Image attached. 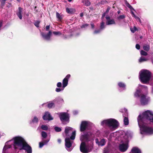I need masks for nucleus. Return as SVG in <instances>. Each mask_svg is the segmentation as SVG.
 <instances>
[{"label":"nucleus","instance_id":"1","mask_svg":"<svg viewBox=\"0 0 153 153\" xmlns=\"http://www.w3.org/2000/svg\"><path fill=\"white\" fill-rule=\"evenodd\" d=\"M137 120L141 134H153V129L147 125L151 123H153V112L150 110L143 112L138 116Z\"/></svg>","mask_w":153,"mask_h":153},{"label":"nucleus","instance_id":"2","mask_svg":"<svg viewBox=\"0 0 153 153\" xmlns=\"http://www.w3.org/2000/svg\"><path fill=\"white\" fill-rule=\"evenodd\" d=\"M80 140L82 142L81 144L80 149L83 153H88L91 152L93 148L94 140L87 133H84L81 135Z\"/></svg>","mask_w":153,"mask_h":153},{"label":"nucleus","instance_id":"3","mask_svg":"<svg viewBox=\"0 0 153 153\" xmlns=\"http://www.w3.org/2000/svg\"><path fill=\"white\" fill-rule=\"evenodd\" d=\"M147 90V87L145 85H139L136 91L134 94V96L136 97H140V102L142 105H146L150 100L149 98L146 95L141 94V91L144 90L146 91Z\"/></svg>","mask_w":153,"mask_h":153},{"label":"nucleus","instance_id":"4","mask_svg":"<svg viewBox=\"0 0 153 153\" xmlns=\"http://www.w3.org/2000/svg\"><path fill=\"white\" fill-rule=\"evenodd\" d=\"M101 125L102 126L105 125L109 127L111 129L114 130L118 127L119 123L117 120L114 119H110L102 121Z\"/></svg>","mask_w":153,"mask_h":153},{"label":"nucleus","instance_id":"5","mask_svg":"<svg viewBox=\"0 0 153 153\" xmlns=\"http://www.w3.org/2000/svg\"><path fill=\"white\" fill-rule=\"evenodd\" d=\"M151 76V73L147 70H143L140 73L139 79L141 82L143 83H146L148 82Z\"/></svg>","mask_w":153,"mask_h":153},{"label":"nucleus","instance_id":"6","mask_svg":"<svg viewBox=\"0 0 153 153\" xmlns=\"http://www.w3.org/2000/svg\"><path fill=\"white\" fill-rule=\"evenodd\" d=\"M13 146L15 149H19L26 142L24 139L20 136L15 137L13 138Z\"/></svg>","mask_w":153,"mask_h":153},{"label":"nucleus","instance_id":"7","mask_svg":"<svg viewBox=\"0 0 153 153\" xmlns=\"http://www.w3.org/2000/svg\"><path fill=\"white\" fill-rule=\"evenodd\" d=\"M75 136L76 131H74L72 132V134L70 137V138H66L65 139V148L69 152H71L73 149V148L71 147L73 142L71 141V139L73 140H74L75 138Z\"/></svg>","mask_w":153,"mask_h":153},{"label":"nucleus","instance_id":"8","mask_svg":"<svg viewBox=\"0 0 153 153\" xmlns=\"http://www.w3.org/2000/svg\"><path fill=\"white\" fill-rule=\"evenodd\" d=\"M58 115L60 120L63 124H64L65 122L69 123L70 116L66 112H60L58 113Z\"/></svg>","mask_w":153,"mask_h":153},{"label":"nucleus","instance_id":"9","mask_svg":"<svg viewBox=\"0 0 153 153\" xmlns=\"http://www.w3.org/2000/svg\"><path fill=\"white\" fill-rule=\"evenodd\" d=\"M24 149L27 153H32V150L31 147L25 142L19 150Z\"/></svg>","mask_w":153,"mask_h":153},{"label":"nucleus","instance_id":"10","mask_svg":"<svg viewBox=\"0 0 153 153\" xmlns=\"http://www.w3.org/2000/svg\"><path fill=\"white\" fill-rule=\"evenodd\" d=\"M124 111L123 112H124L123 114V117H124L123 122L125 125H128L129 124V120L128 118V113L127 110L125 108L123 109Z\"/></svg>","mask_w":153,"mask_h":153},{"label":"nucleus","instance_id":"11","mask_svg":"<svg viewBox=\"0 0 153 153\" xmlns=\"http://www.w3.org/2000/svg\"><path fill=\"white\" fill-rule=\"evenodd\" d=\"M88 122L85 121H82L80 126V131H83L88 128Z\"/></svg>","mask_w":153,"mask_h":153},{"label":"nucleus","instance_id":"12","mask_svg":"<svg viewBox=\"0 0 153 153\" xmlns=\"http://www.w3.org/2000/svg\"><path fill=\"white\" fill-rule=\"evenodd\" d=\"M128 147V143H122L119 146V149L120 151L122 152H125L127 150Z\"/></svg>","mask_w":153,"mask_h":153},{"label":"nucleus","instance_id":"13","mask_svg":"<svg viewBox=\"0 0 153 153\" xmlns=\"http://www.w3.org/2000/svg\"><path fill=\"white\" fill-rule=\"evenodd\" d=\"M51 34L52 32L51 31H49L47 34H46L43 32L41 33V35L42 37L44 39L47 40H50Z\"/></svg>","mask_w":153,"mask_h":153},{"label":"nucleus","instance_id":"14","mask_svg":"<svg viewBox=\"0 0 153 153\" xmlns=\"http://www.w3.org/2000/svg\"><path fill=\"white\" fill-rule=\"evenodd\" d=\"M70 76L71 75L70 74H68L63 79L62 81L63 88H65L67 85L68 83V79L70 78Z\"/></svg>","mask_w":153,"mask_h":153},{"label":"nucleus","instance_id":"15","mask_svg":"<svg viewBox=\"0 0 153 153\" xmlns=\"http://www.w3.org/2000/svg\"><path fill=\"white\" fill-rule=\"evenodd\" d=\"M43 119L45 120H50L53 119L50 113L48 112H46L43 116Z\"/></svg>","mask_w":153,"mask_h":153},{"label":"nucleus","instance_id":"16","mask_svg":"<svg viewBox=\"0 0 153 153\" xmlns=\"http://www.w3.org/2000/svg\"><path fill=\"white\" fill-rule=\"evenodd\" d=\"M73 128L70 127H67L65 128V132L66 136H69V134L72 131Z\"/></svg>","mask_w":153,"mask_h":153},{"label":"nucleus","instance_id":"17","mask_svg":"<svg viewBox=\"0 0 153 153\" xmlns=\"http://www.w3.org/2000/svg\"><path fill=\"white\" fill-rule=\"evenodd\" d=\"M96 142L99 146H103L106 143L105 140L104 139H102L100 141H99L98 139H96Z\"/></svg>","mask_w":153,"mask_h":153},{"label":"nucleus","instance_id":"18","mask_svg":"<svg viewBox=\"0 0 153 153\" xmlns=\"http://www.w3.org/2000/svg\"><path fill=\"white\" fill-rule=\"evenodd\" d=\"M130 153H141L140 149L137 147H133Z\"/></svg>","mask_w":153,"mask_h":153},{"label":"nucleus","instance_id":"19","mask_svg":"<svg viewBox=\"0 0 153 153\" xmlns=\"http://www.w3.org/2000/svg\"><path fill=\"white\" fill-rule=\"evenodd\" d=\"M22 8L21 7H19L18 8V10L16 14L20 19H22Z\"/></svg>","mask_w":153,"mask_h":153},{"label":"nucleus","instance_id":"20","mask_svg":"<svg viewBox=\"0 0 153 153\" xmlns=\"http://www.w3.org/2000/svg\"><path fill=\"white\" fill-rule=\"evenodd\" d=\"M59 104L64 102L63 100L60 97H58L56 98L53 101Z\"/></svg>","mask_w":153,"mask_h":153},{"label":"nucleus","instance_id":"21","mask_svg":"<svg viewBox=\"0 0 153 153\" xmlns=\"http://www.w3.org/2000/svg\"><path fill=\"white\" fill-rule=\"evenodd\" d=\"M43 142H40L39 143V147L40 148H42L44 145L46 144L49 141V139H47L46 140H43Z\"/></svg>","mask_w":153,"mask_h":153},{"label":"nucleus","instance_id":"22","mask_svg":"<svg viewBox=\"0 0 153 153\" xmlns=\"http://www.w3.org/2000/svg\"><path fill=\"white\" fill-rule=\"evenodd\" d=\"M7 142L5 143V145L3 149L2 153H6L7 150L11 147V145H7Z\"/></svg>","mask_w":153,"mask_h":153},{"label":"nucleus","instance_id":"23","mask_svg":"<svg viewBox=\"0 0 153 153\" xmlns=\"http://www.w3.org/2000/svg\"><path fill=\"white\" fill-rule=\"evenodd\" d=\"M115 24V21L114 19H110L108 20L106 22V24L107 25H109Z\"/></svg>","mask_w":153,"mask_h":153},{"label":"nucleus","instance_id":"24","mask_svg":"<svg viewBox=\"0 0 153 153\" xmlns=\"http://www.w3.org/2000/svg\"><path fill=\"white\" fill-rule=\"evenodd\" d=\"M82 2L86 6H89L91 4V3L89 0H83Z\"/></svg>","mask_w":153,"mask_h":153},{"label":"nucleus","instance_id":"25","mask_svg":"<svg viewBox=\"0 0 153 153\" xmlns=\"http://www.w3.org/2000/svg\"><path fill=\"white\" fill-rule=\"evenodd\" d=\"M143 49L144 50L148 51L150 49V46L148 45H145L143 47Z\"/></svg>","mask_w":153,"mask_h":153},{"label":"nucleus","instance_id":"26","mask_svg":"<svg viewBox=\"0 0 153 153\" xmlns=\"http://www.w3.org/2000/svg\"><path fill=\"white\" fill-rule=\"evenodd\" d=\"M118 85L120 88H123V89H125L126 85L124 83L122 82H120L118 83Z\"/></svg>","mask_w":153,"mask_h":153},{"label":"nucleus","instance_id":"27","mask_svg":"<svg viewBox=\"0 0 153 153\" xmlns=\"http://www.w3.org/2000/svg\"><path fill=\"white\" fill-rule=\"evenodd\" d=\"M41 135L42 137V140H44V139L46 138L47 137V134L44 131H42L41 132Z\"/></svg>","mask_w":153,"mask_h":153},{"label":"nucleus","instance_id":"28","mask_svg":"<svg viewBox=\"0 0 153 153\" xmlns=\"http://www.w3.org/2000/svg\"><path fill=\"white\" fill-rule=\"evenodd\" d=\"M54 103L52 102H50L48 104L47 106L49 108H51L54 106Z\"/></svg>","mask_w":153,"mask_h":153},{"label":"nucleus","instance_id":"29","mask_svg":"<svg viewBox=\"0 0 153 153\" xmlns=\"http://www.w3.org/2000/svg\"><path fill=\"white\" fill-rule=\"evenodd\" d=\"M125 4L126 6L130 8L131 10H133L134 11H135L134 9L130 5V4L127 2V1H126Z\"/></svg>","mask_w":153,"mask_h":153},{"label":"nucleus","instance_id":"30","mask_svg":"<svg viewBox=\"0 0 153 153\" xmlns=\"http://www.w3.org/2000/svg\"><path fill=\"white\" fill-rule=\"evenodd\" d=\"M38 121V118L36 117H34L32 121L30 122V123H37Z\"/></svg>","mask_w":153,"mask_h":153},{"label":"nucleus","instance_id":"31","mask_svg":"<svg viewBox=\"0 0 153 153\" xmlns=\"http://www.w3.org/2000/svg\"><path fill=\"white\" fill-rule=\"evenodd\" d=\"M147 60V59L146 58L143 57H141L139 59V62H143L146 61Z\"/></svg>","mask_w":153,"mask_h":153},{"label":"nucleus","instance_id":"32","mask_svg":"<svg viewBox=\"0 0 153 153\" xmlns=\"http://www.w3.org/2000/svg\"><path fill=\"white\" fill-rule=\"evenodd\" d=\"M105 23L104 22H102L100 24V29L102 30L105 27V25H104Z\"/></svg>","mask_w":153,"mask_h":153},{"label":"nucleus","instance_id":"33","mask_svg":"<svg viewBox=\"0 0 153 153\" xmlns=\"http://www.w3.org/2000/svg\"><path fill=\"white\" fill-rule=\"evenodd\" d=\"M54 129L55 131L57 132H59L62 129L61 128L57 126H56L54 127Z\"/></svg>","mask_w":153,"mask_h":153},{"label":"nucleus","instance_id":"34","mask_svg":"<svg viewBox=\"0 0 153 153\" xmlns=\"http://www.w3.org/2000/svg\"><path fill=\"white\" fill-rule=\"evenodd\" d=\"M140 54L142 55L146 56L147 55V53L146 51H144L143 50H141L140 51Z\"/></svg>","mask_w":153,"mask_h":153},{"label":"nucleus","instance_id":"35","mask_svg":"<svg viewBox=\"0 0 153 153\" xmlns=\"http://www.w3.org/2000/svg\"><path fill=\"white\" fill-rule=\"evenodd\" d=\"M56 18L59 20L62 19V18L61 16L58 12H56Z\"/></svg>","mask_w":153,"mask_h":153},{"label":"nucleus","instance_id":"36","mask_svg":"<svg viewBox=\"0 0 153 153\" xmlns=\"http://www.w3.org/2000/svg\"><path fill=\"white\" fill-rule=\"evenodd\" d=\"M41 128L44 130H47L48 129V127L46 125H42L41 126Z\"/></svg>","mask_w":153,"mask_h":153},{"label":"nucleus","instance_id":"37","mask_svg":"<svg viewBox=\"0 0 153 153\" xmlns=\"http://www.w3.org/2000/svg\"><path fill=\"white\" fill-rule=\"evenodd\" d=\"M5 4V2L3 0L1 1V7L3 8Z\"/></svg>","mask_w":153,"mask_h":153},{"label":"nucleus","instance_id":"38","mask_svg":"<svg viewBox=\"0 0 153 153\" xmlns=\"http://www.w3.org/2000/svg\"><path fill=\"white\" fill-rule=\"evenodd\" d=\"M53 33L56 35H60L62 34V33L59 31H53Z\"/></svg>","mask_w":153,"mask_h":153},{"label":"nucleus","instance_id":"39","mask_svg":"<svg viewBox=\"0 0 153 153\" xmlns=\"http://www.w3.org/2000/svg\"><path fill=\"white\" fill-rule=\"evenodd\" d=\"M66 12L69 13H71L72 12V9H69L68 8H66Z\"/></svg>","mask_w":153,"mask_h":153},{"label":"nucleus","instance_id":"40","mask_svg":"<svg viewBox=\"0 0 153 153\" xmlns=\"http://www.w3.org/2000/svg\"><path fill=\"white\" fill-rule=\"evenodd\" d=\"M125 18V16L124 15H121L119 16L118 18L117 19L118 20H120L121 19H124Z\"/></svg>","mask_w":153,"mask_h":153},{"label":"nucleus","instance_id":"41","mask_svg":"<svg viewBox=\"0 0 153 153\" xmlns=\"http://www.w3.org/2000/svg\"><path fill=\"white\" fill-rule=\"evenodd\" d=\"M137 30V28L135 27H134L133 28H131V32L133 33H134Z\"/></svg>","mask_w":153,"mask_h":153},{"label":"nucleus","instance_id":"42","mask_svg":"<svg viewBox=\"0 0 153 153\" xmlns=\"http://www.w3.org/2000/svg\"><path fill=\"white\" fill-rule=\"evenodd\" d=\"M64 88H63L62 89L60 88H56V91L58 92H59L61 91H63L64 90Z\"/></svg>","mask_w":153,"mask_h":153},{"label":"nucleus","instance_id":"43","mask_svg":"<svg viewBox=\"0 0 153 153\" xmlns=\"http://www.w3.org/2000/svg\"><path fill=\"white\" fill-rule=\"evenodd\" d=\"M102 30L100 29H99L97 30H96L94 32V34H97L98 33H100Z\"/></svg>","mask_w":153,"mask_h":153},{"label":"nucleus","instance_id":"44","mask_svg":"<svg viewBox=\"0 0 153 153\" xmlns=\"http://www.w3.org/2000/svg\"><path fill=\"white\" fill-rule=\"evenodd\" d=\"M88 26V24H86L82 25L81 26V28H85Z\"/></svg>","mask_w":153,"mask_h":153},{"label":"nucleus","instance_id":"45","mask_svg":"<svg viewBox=\"0 0 153 153\" xmlns=\"http://www.w3.org/2000/svg\"><path fill=\"white\" fill-rule=\"evenodd\" d=\"M39 22L38 21H37L34 23V25L37 27H39Z\"/></svg>","mask_w":153,"mask_h":153},{"label":"nucleus","instance_id":"46","mask_svg":"<svg viewBox=\"0 0 153 153\" xmlns=\"http://www.w3.org/2000/svg\"><path fill=\"white\" fill-rule=\"evenodd\" d=\"M135 18L137 22H139L140 23H141V21L140 18L137 16H136Z\"/></svg>","mask_w":153,"mask_h":153},{"label":"nucleus","instance_id":"47","mask_svg":"<svg viewBox=\"0 0 153 153\" xmlns=\"http://www.w3.org/2000/svg\"><path fill=\"white\" fill-rule=\"evenodd\" d=\"M61 86L62 83L60 82H59L57 84V86L59 88L61 87Z\"/></svg>","mask_w":153,"mask_h":153},{"label":"nucleus","instance_id":"48","mask_svg":"<svg viewBox=\"0 0 153 153\" xmlns=\"http://www.w3.org/2000/svg\"><path fill=\"white\" fill-rule=\"evenodd\" d=\"M131 13L133 17L134 18L136 16L134 14V12L132 11V10H131Z\"/></svg>","mask_w":153,"mask_h":153},{"label":"nucleus","instance_id":"49","mask_svg":"<svg viewBox=\"0 0 153 153\" xmlns=\"http://www.w3.org/2000/svg\"><path fill=\"white\" fill-rule=\"evenodd\" d=\"M136 48L138 50L140 49V45L138 44H136Z\"/></svg>","mask_w":153,"mask_h":153},{"label":"nucleus","instance_id":"50","mask_svg":"<svg viewBox=\"0 0 153 153\" xmlns=\"http://www.w3.org/2000/svg\"><path fill=\"white\" fill-rule=\"evenodd\" d=\"M110 10V8L109 7H108L107 8L105 13H108L109 12Z\"/></svg>","mask_w":153,"mask_h":153},{"label":"nucleus","instance_id":"51","mask_svg":"<svg viewBox=\"0 0 153 153\" xmlns=\"http://www.w3.org/2000/svg\"><path fill=\"white\" fill-rule=\"evenodd\" d=\"M3 24V21L2 20H1L0 21V30H1V28Z\"/></svg>","mask_w":153,"mask_h":153},{"label":"nucleus","instance_id":"52","mask_svg":"<svg viewBox=\"0 0 153 153\" xmlns=\"http://www.w3.org/2000/svg\"><path fill=\"white\" fill-rule=\"evenodd\" d=\"M50 28V25H47L46 27V30H49Z\"/></svg>","mask_w":153,"mask_h":153},{"label":"nucleus","instance_id":"53","mask_svg":"<svg viewBox=\"0 0 153 153\" xmlns=\"http://www.w3.org/2000/svg\"><path fill=\"white\" fill-rule=\"evenodd\" d=\"M105 18L107 20V21L108 20H109V19H110V17L108 16H107L105 17Z\"/></svg>","mask_w":153,"mask_h":153},{"label":"nucleus","instance_id":"54","mask_svg":"<svg viewBox=\"0 0 153 153\" xmlns=\"http://www.w3.org/2000/svg\"><path fill=\"white\" fill-rule=\"evenodd\" d=\"M73 114L74 115H76L78 114V112L77 111H73Z\"/></svg>","mask_w":153,"mask_h":153},{"label":"nucleus","instance_id":"55","mask_svg":"<svg viewBox=\"0 0 153 153\" xmlns=\"http://www.w3.org/2000/svg\"><path fill=\"white\" fill-rule=\"evenodd\" d=\"M106 13H103L102 14V19H103L105 17V16Z\"/></svg>","mask_w":153,"mask_h":153},{"label":"nucleus","instance_id":"56","mask_svg":"<svg viewBox=\"0 0 153 153\" xmlns=\"http://www.w3.org/2000/svg\"><path fill=\"white\" fill-rule=\"evenodd\" d=\"M57 141H58V142L59 143H61V140L60 139H58Z\"/></svg>","mask_w":153,"mask_h":153},{"label":"nucleus","instance_id":"57","mask_svg":"<svg viewBox=\"0 0 153 153\" xmlns=\"http://www.w3.org/2000/svg\"><path fill=\"white\" fill-rule=\"evenodd\" d=\"M91 28H94V25L93 24H91Z\"/></svg>","mask_w":153,"mask_h":153},{"label":"nucleus","instance_id":"58","mask_svg":"<svg viewBox=\"0 0 153 153\" xmlns=\"http://www.w3.org/2000/svg\"><path fill=\"white\" fill-rule=\"evenodd\" d=\"M80 16L81 17H82L83 16V15L82 13H81L80 14Z\"/></svg>","mask_w":153,"mask_h":153},{"label":"nucleus","instance_id":"59","mask_svg":"<svg viewBox=\"0 0 153 153\" xmlns=\"http://www.w3.org/2000/svg\"><path fill=\"white\" fill-rule=\"evenodd\" d=\"M118 14H119L120 13V10H119L117 12Z\"/></svg>","mask_w":153,"mask_h":153},{"label":"nucleus","instance_id":"60","mask_svg":"<svg viewBox=\"0 0 153 153\" xmlns=\"http://www.w3.org/2000/svg\"><path fill=\"white\" fill-rule=\"evenodd\" d=\"M68 1L69 2H71L72 1V0H68Z\"/></svg>","mask_w":153,"mask_h":153},{"label":"nucleus","instance_id":"61","mask_svg":"<svg viewBox=\"0 0 153 153\" xmlns=\"http://www.w3.org/2000/svg\"><path fill=\"white\" fill-rule=\"evenodd\" d=\"M152 63L153 64V59H152Z\"/></svg>","mask_w":153,"mask_h":153},{"label":"nucleus","instance_id":"62","mask_svg":"<svg viewBox=\"0 0 153 153\" xmlns=\"http://www.w3.org/2000/svg\"><path fill=\"white\" fill-rule=\"evenodd\" d=\"M106 133L108 134L109 133V131H108L107 132H106Z\"/></svg>","mask_w":153,"mask_h":153},{"label":"nucleus","instance_id":"63","mask_svg":"<svg viewBox=\"0 0 153 153\" xmlns=\"http://www.w3.org/2000/svg\"><path fill=\"white\" fill-rule=\"evenodd\" d=\"M17 1H18V2H20V0H17Z\"/></svg>","mask_w":153,"mask_h":153},{"label":"nucleus","instance_id":"64","mask_svg":"<svg viewBox=\"0 0 153 153\" xmlns=\"http://www.w3.org/2000/svg\"><path fill=\"white\" fill-rule=\"evenodd\" d=\"M152 92H153V88H152Z\"/></svg>","mask_w":153,"mask_h":153}]
</instances>
